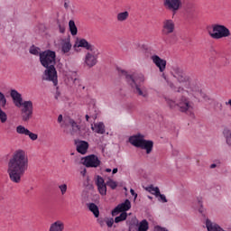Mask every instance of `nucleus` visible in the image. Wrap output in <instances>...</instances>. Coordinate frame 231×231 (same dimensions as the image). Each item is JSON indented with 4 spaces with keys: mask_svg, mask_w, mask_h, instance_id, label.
<instances>
[{
    "mask_svg": "<svg viewBox=\"0 0 231 231\" xmlns=\"http://www.w3.org/2000/svg\"><path fill=\"white\" fill-rule=\"evenodd\" d=\"M39 50H41V48L39 47H35V45H32L29 52L31 53V55H41V52H39Z\"/></svg>",
    "mask_w": 231,
    "mask_h": 231,
    "instance_id": "obj_36",
    "label": "nucleus"
},
{
    "mask_svg": "<svg viewBox=\"0 0 231 231\" xmlns=\"http://www.w3.org/2000/svg\"><path fill=\"white\" fill-rule=\"evenodd\" d=\"M69 124L70 125V134L71 136H75L80 134V125L75 122L74 119L69 118Z\"/></svg>",
    "mask_w": 231,
    "mask_h": 231,
    "instance_id": "obj_19",
    "label": "nucleus"
},
{
    "mask_svg": "<svg viewBox=\"0 0 231 231\" xmlns=\"http://www.w3.org/2000/svg\"><path fill=\"white\" fill-rule=\"evenodd\" d=\"M177 107H179L180 113H187L189 109H192V105H190L189 97H181L180 102L177 104Z\"/></svg>",
    "mask_w": 231,
    "mask_h": 231,
    "instance_id": "obj_13",
    "label": "nucleus"
},
{
    "mask_svg": "<svg viewBox=\"0 0 231 231\" xmlns=\"http://www.w3.org/2000/svg\"><path fill=\"white\" fill-rule=\"evenodd\" d=\"M28 171V157L23 150H17L9 160L7 172L13 183H21V178Z\"/></svg>",
    "mask_w": 231,
    "mask_h": 231,
    "instance_id": "obj_1",
    "label": "nucleus"
},
{
    "mask_svg": "<svg viewBox=\"0 0 231 231\" xmlns=\"http://www.w3.org/2000/svg\"><path fill=\"white\" fill-rule=\"evenodd\" d=\"M214 52L217 57H221V51H214Z\"/></svg>",
    "mask_w": 231,
    "mask_h": 231,
    "instance_id": "obj_51",
    "label": "nucleus"
},
{
    "mask_svg": "<svg viewBox=\"0 0 231 231\" xmlns=\"http://www.w3.org/2000/svg\"><path fill=\"white\" fill-rule=\"evenodd\" d=\"M63 230H64V223L60 220L52 223L49 229V231H63Z\"/></svg>",
    "mask_w": 231,
    "mask_h": 231,
    "instance_id": "obj_23",
    "label": "nucleus"
},
{
    "mask_svg": "<svg viewBox=\"0 0 231 231\" xmlns=\"http://www.w3.org/2000/svg\"><path fill=\"white\" fill-rule=\"evenodd\" d=\"M217 167V164L213 163L210 165V169H216Z\"/></svg>",
    "mask_w": 231,
    "mask_h": 231,
    "instance_id": "obj_56",
    "label": "nucleus"
},
{
    "mask_svg": "<svg viewBox=\"0 0 231 231\" xmlns=\"http://www.w3.org/2000/svg\"><path fill=\"white\" fill-rule=\"evenodd\" d=\"M106 182L104 181V178H102L100 175H97V180H96V185H105Z\"/></svg>",
    "mask_w": 231,
    "mask_h": 231,
    "instance_id": "obj_42",
    "label": "nucleus"
},
{
    "mask_svg": "<svg viewBox=\"0 0 231 231\" xmlns=\"http://www.w3.org/2000/svg\"><path fill=\"white\" fill-rule=\"evenodd\" d=\"M208 35L211 37V39L218 41L219 39L230 37L231 32L230 29H228L226 26L217 23L212 25V32L208 31Z\"/></svg>",
    "mask_w": 231,
    "mask_h": 231,
    "instance_id": "obj_5",
    "label": "nucleus"
},
{
    "mask_svg": "<svg viewBox=\"0 0 231 231\" xmlns=\"http://www.w3.org/2000/svg\"><path fill=\"white\" fill-rule=\"evenodd\" d=\"M60 122H62V115L58 116V123L60 124Z\"/></svg>",
    "mask_w": 231,
    "mask_h": 231,
    "instance_id": "obj_52",
    "label": "nucleus"
},
{
    "mask_svg": "<svg viewBox=\"0 0 231 231\" xmlns=\"http://www.w3.org/2000/svg\"><path fill=\"white\" fill-rule=\"evenodd\" d=\"M10 127H11L10 125H8L7 126H5V131H10Z\"/></svg>",
    "mask_w": 231,
    "mask_h": 231,
    "instance_id": "obj_58",
    "label": "nucleus"
},
{
    "mask_svg": "<svg viewBox=\"0 0 231 231\" xmlns=\"http://www.w3.org/2000/svg\"><path fill=\"white\" fill-rule=\"evenodd\" d=\"M159 198V201H162V203H167V197H165V195L160 193V195H158Z\"/></svg>",
    "mask_w": 231,
    "mask_h": 231,
    "instance_id": "obj_44",
    "label": "nucleus"
},
{
    "mask_svg": "<svg viewBox=\"0 0 231 231\" xmlns=\"http://www.w3.org/2000/svg\"><path fill=\"white\" fill-rule=\"evenodd\" d=\"M152 194H154V196L156 197V198H158V196H160V188H158V187H155L153 189H152Z\"/></svg>",
    "mask_w": 231,
    "mask_h": 231,
    "instance_id": "obj_45",
    "label": "nucleus"
},
{
    "mask_svg": "<svg viewBox=\"0 0 231 231\" xmlns=\"http://www.w3.org/2000/svg\"><path fill=\"white\" fill-rule=\"evenodd\" d=\"M130 194H132L134 197V199L138 198V194L133 189H130Z\"/></svg>",
    "mask_w": 231,
    "mask_h": 231,
    "instance_id": "obj_48",
    "label": "nucleus"
},
{
    "mask_svg": "<svg viewBox=\"0 0 231 231\" xmlns=\"http://www.w3.org/2000/svg\"><path fill=\"white\" fill-rule=\"evenodd\" d=\"M116 172H118V168H114L112 170V174H116Z\"/></svg>",
    "mask_w": 231,
    "mask_h": 231,
    "instance_id": "obj_53",
    "label": "nucleus"
},
{
    "mask_svg": "<svg viewBox=\"0 0 231 231\" xmlns=\"http://www.w3.org/2000/svg\"><path fill=\"white\" fill-rule=\"evenodd\" d=\"M164 98H165V102L169 106L170 109H176V107H178V104H176V101H174L169 97H164Z\"/></svg>",
    "mask_w": 231,
    "mask_h": 231,
    "instance_id": "obj_31",
    "label": "nucleus"
},
{
    "mask_svg": "<svg viewBox=\"0 0 231 231\" xmlns=\"http://www.w3.org/2000/svg\"><path fill=\"white\" fill-rule=\"evenodd\" d=\"M88 149H89V143L87 141H79L77 144L76 151H78L79 154H86Z\"/></svg>",
    "mask_w": 231,
    "mask_h": 231,
    "instance_id": "obj_18",
    "label": "nucleus"
},
{
    "mask_svg": "<svg viewBox=\"0 0 231 231\" xmlns=\"http://www.w3.org/2000/svg\"><path fill=\"white\" fill-rule=\"evenodd\" d=\"M228 64H230V61L227 60V61L226 62V66H228Z\"/></svg>",
    "mask_w": 231,
    "mask_h": 231,
    "instance_id": "obj_62",
    "label": "nucleus"
},
{
    "mask_svg": "<svg viewBox=\"0 0 231 231\" xmlns=\"http://www.w3.org/2000/svg\"><path fill=\"white\" fill-rule=\"evenodd\" d=\"M127 219V212L120 213L118 217H115V223H122Z\"/></svg>",
    "mask_w": 231,
    "mask_h": 231,
    "instance_id": "obj_29",
    "label": "nucleus"
},
{
    "mask_svg": "<svg viewBox=\"0 0 231 231\" xmlns=\"http://www.w3.org/2000/svg\"><path fill=\"white\" fill-rule=\"evenodd\" d=\"M131 210V200L126 199L123 203L118 204L112 211L111 215L113 217L118 216L120 213L127 212Z\"/></svg>",
    "mask_w": 231,
    "mask_h": 231,
    "instance_id": "obj_9",
    "label": "nucleus"
},
{
    "mask_svg": "<svg viewBox=\"0 0 231 231\" xmlns=\"http://www.w3.org/2000/svg\"><path fill=\"white\" fill-rule=\"evenodd\" d=\"M129 17V12L127 11H125L123 13H119L117 14V21L119 22H124V21H126V19Z\"/></svg>",
    "mask_w": 231,
    "mask_h": 231,
    "instance_id": "obj_30",
    "label": "nucleus"
},
{
    "mask_svg": "<svg viewBox=\"0 0 231 231\" xmlns=\"http://www.w3.org/2000/svg\"><path fill=\"white\" fill-rule=\"evenodd\" d=\"M88 172V171L86 170V168H84V170L83 171H81V174L83 175V176H86V173Z\"/></svg>",
    "mask_w": 231,
    "mask_h": 231,
    "instance_id": "obj_55",
    "label": "nucleus"
},
{
    "mask_svg": "<svg viewBox=\"0 0 231 231\" xmlns=\"http://www.w3.org/2000/svg\"><path fill=\"white\" fill-rule=\"evenodd\" d=\"M148 199H152V197H151V196H148Z\"/></svg>",
    "mask_w": 231,
    "mask_h": 231,
    "instance_id": "obj_63",
    "label": "nucleus"
},
{
    "mask_svg": "<svg viewBox=\"0 0 231 231\" xmlns=\"http://www.w3.org/2000/svg\"><path fill=\"white\" fill-rule=\"evenodd\" d=\"M97 223L100 225L101 228L106 226V220L103 218H97Z\"/></svg>",
    "mask_w": 231,
    "mask_h": 231,
    "instance_id": "obj_46",
    "label": "nucleus"
},
{
    "mask_svg": "<svg viewBox=\"0 0 231 231\" xmlns=\"http://www.w3.org/2000/svg\"><path fill=\"white\" fill-rule=\"evenodd\" d=\"M117 70L119 71V73H122V75L125 76L126 82L130 84L134 93H137L139 97H143V98H147V92L142 91V88L138 84V82H145V77L143 76V74H140L137 78H134L133 75L128 74L125 69H117Z\"/></svg>",
    "mask_w": 231,
    "mask_h": 231,
    "instance_id": "obj_3",
    "label": "nucleus"
},
{
    "mask_svg": "<svg viewBox=\"0 0 231 231\" xmlns=\"http://www.w3.org/2000/svg\"><path fill=\"white\" fill-rule=\"evenodd\" d=\"M26 136H29V138L31 140H32V142H35V140H37V138H39V135L37 134H33L30 130L27 132Z\"/></svg>",
    "mask_w": 231,
    "mask_h": 231,
    "instance_id": "obj_38",
    "label": "nucleus"
},
{
    "mask_svg": "<svg viewBox=\"0 0 231 231\" xmlns=\"http://www.w3.org/2000/svg\"><path fill=\"white\" fill-rule=\"evenodd\" d=\"M107 187H110L112 190H115L118 187V182L115 181L113 179L108 178V180L106 181Z\"/></svg>",
    "mask_w": 231,
    "mask_h": 231,
    "instance_id": "obj_33",
    "label": "nucleus"
},
{
    "mask_svg": "<svg viewBox=\"0 0 231 231\" xmlns=\"http://www.w3.org/2000/svg\"><path fill=\"white\" fill-rule=\"evenodd\" d=\"M169 86H170V88H171V89H176V86H174V83L170 82V83H169Z\"/></svg>",
    "mask_w": 231,
    "mask_h": 231,
    "instance_id": "obj_50",
    "label": "nucleus"
},
{
    "mask_svg": "<svg viewBox=\"0 0 231 231\" xmlns=\"http://www.w3.org/2000/svg\"><path fill=\"white\" fill-rule=\"evenodd\" d=\"M97 189L101 196H106L107 194V184L98 185Z\"/></svg>",
    "mask_w": 231,
    "mask_h": 231,
    "instance_id": "obj_34",
    "label": "nucleus"
},
{
    "mask_svg": "<svg viewBox=\"0 0 231 231\" xmlns=\"http://www.w3.org/2000/svg\"><path fill=\"white\" fill-rule=\"evenodd\" d=\"M94 114L89 113V115H86L85 118L87 120V122H89V118H92L93 120H97L98 114L97 113V109L94 108Z\"/></svg>",
    "mask_w": 231,
    "mask_h": 231,
    "instance_id": "obj_37",
    "label": "nucleus"
},
{
    "mask_svg": "<svg viewBox=\"0 0 231 231\" xmlns=\"http://www.w3.org/2000/svg\"><path fill=\"white\" fill-rule=\"evenodd\" d=\"M59 189L61 192V194L64 196L66 192H68V185L67 184H61L59 186Z\"/></svg>",
    "mask_w": 231,
    "mask_h": 231,
    "instance_id": "obj_41",
    "label": "nucleus"
},
{
    "mask_svg": "<svg viewBox=\"0 0 231 231\" xmlns=\"http://www.w3.org/2000/svg\"><path fill=\"white\" fill-rule=\"evenodd\" d=\"M198 203L199 205V214H201L202 216H205V208H203V201H201V199H199Z\"/></svg>",
    "mask_w": 231,
    "mask_h": 231,
    "instance_id": "obj_39",
    "label": "nucleus"
},
{
    "mask_svg": "<svg viewBox=\"0 0 231 231\" xmlns=\"http://www.w3.org/2000/svg\"><path fill=\"white\" fill-rule=\"evenodd\" d=\"M91 129H92V131H94V133H97V134H106V125L102 122L94 124V126L92 125Z\"/></svg>",
    "mask_w": 231,
    "mask_h": 231,
    "instance_id": "obj_20",
    "label": "nucleus"
},
{
    "mask_svg": "<svg viewBox=\"0 0 231 231\" xmlns=\"http://www.w3.org/2000/svg\"><path fill=\"white\" fill-rule=\"evenodd\" d=\"M223 135L226 138V143L231 145V130L224 129Z\"/></svg>",
    "mask_w": 231,
    "mask_h": 231,
    "instance_id": "obj_28",
    "label": "nucleus"
},
{
    "mask_svg": "<svg viewBox=\"0 0 231 231\" xmlns=\"http://www.w3.org/2000/svg\"><path fill=\"white\" fill-rule=\"evenodd\" d=\"M171 73L174 79H176L178 82H180V84H183L185 82H190V77L187 76V74L185 73V70H183V69H181L179 66L172 67Z\"/></svg>",
    "mask_w": 231,
    "mask_h": 231,
    "instance_id": "obj_8",
    "label": "nucleus"
},
{
    "mask_svg": "<svg viewBox=\"0 0 231 231\" xmlns=\"http://www.w3.org/2000/svg\"><path fill=\"white\" fill-rule=\"evenodd\" d=\"M149 230V222L147 219H143L137 225V231H147Z\"/></svg>",
    "mask_w": 231,
    "mask_h": 231,
    "instance_id": "obj_26",
    "label": "nucleus"
},
{
    "mask_svg": "<svg viewBox=\"0 0 231 231\" xmlns=\"http://www.w3.org/2000/svg\"><path fill=\"white\" fill-rule=\"evenodd\" d=\"M98 60L97 56L93 55L91 52H87L84 60V64L88 66V68H93L97 66Z\"/></svg>",
    "mask_w": 231,
    "mask_h": 231,
    "instance_id": "obj_15",
    "label": "nucleus"
},
{
    "mask_svg": "<svg viewBox=\"0 0 231 231\" xmlns=\"http://www.w3.org/2000/svg\"><path fill=\"white\" fill-rule=\"evenodd\" d=\"M154 147V142L152 140L144 139L141 144L139 149H143L146 151V154H151L152 152V149Z\"/></svg>",
    "mask_w": 231,
    "mask_h": 231,
    "instance_id": "obj_16",
    "label": "nucleus"
},
{
    "mask_svg": "<svg viewBox=\"0 0 231 231\" xmlns=\"http://www.w3.org/2000/svg\"><path fill=\"white\" fill-rule=\"evenodd\" d=\"M84 48L85 50H88V51H95V45H92L88 42L86 39H80L78 45L77 43L74 45V48Z\"/></svg>",
    "mask_w": 231,
    "mask_h": 231,
    "instance_id": "obj_17",
    "label": "nucleus"
},
{
    "mask_svg": "<svg viewBox=\"0 0 231 231\" xmlns=\"http://www.w3.org/2000/svg\"><path fill=\"white\" fill-rule=\"evenodd\" d=\"M28 129L26 127H24L23 125H18L16 127V133H18V134H28Z\"/></svg>",
    "mask_w": 231,
    "mask_h": 231,
    "instance_id": "obj_35",
    "label": "nucleus"
},
{
    "mask_svg": "<svg viewBox=\"0 0 231 231\" xmlns=\"http://www.w3.org/2000/svg\"><path fill=\"white\" fill-rule=\"evenodd\" d=\"M57 24H58V28L60 30V33H65L66 26L64 24H61L60 20H57Z\"/></svg>",
    "mask_w": 231,
    "mask_h": 231,
    "instance_id": "obj_40",
    "label": "nucleus"
},
{
    "mask_svg": "<svg viewBox=\"0 0 231 231\" xmlns=\"http://www.w3.org/2000/svg\"><path fill=\"white\" fill-rule=\"evenodd\" d=\"M143 140H145V135L139 133L137 134L130 136L128 142L134 147H137V149H140L142 143H143Z\"/></svg>",
    "mask_w": 231,
    "mask_h": 231,
    "instance_id": "obj_12",
    "label": "nucleus"
},
{
    "mask_svg": "<svg viewBox=\"0 0 231 231\" xmlns=\"http://www.w3.org/2000/svg\"><path fill=\"white\" fill-rule=\"evenodd\" d=\"M87 207L90 212H92L94 217H100V209L98 206L93 202L88 203Z\"/></svg>",
    "mask_w": 231,
    "mask_h": 231,
    "instance_id": "obj_21",
    "label": "nucleus"
},
{
    "mask_svg": "<svg viewBox=\"0 0 231 231\" xmlns=\"http://www.w3.org/2000/svg\"><path fill=\"white\" fill-rule=\"evenodd\" d=\"M152 60L153 64H155V66L159 68V71L161 73H163L165 71V68H167V60L160 58V56L158 55L152 56Z\"/></svg>",
    "mask_w": 231,
    "mask_h": 231,
    "instance_id": "obj_14",
    "label": "nucleus"
},
{
    "mask_svg": "<svg viewBox=\"0 0 231 231\" xmlns=\"http://www.w3.org/2000/svg\"><path fill=\"white\" fill-rule=\"evenodd\" d=\"M163 6L166 10L171 12L172 15H176L178 11L183 6L181 0H163Z\"/></svg>",
    "mask_w": 231,
    "mask_h": 231,
    "instance_id": "obj_7",
    "label": "nucleus"
},
{
    "mask_svg": "<svg viewBox=\"0 0 231 231\" xmlns=\"http://www.w3.org/2000/svg\"><path fill=\"white\" fill-rule=\"evenodd\" d=\"M71 39L69 36L65 41H63V43L61 44V51L62 53H69L71 51Z\"/></svg>",
    "mask_w": 231,
    "mask_h": 231,
    "instance_id": "obj_22",
    "label": "nucleus"
},
{
    "mask_svg": "<svg viewBox=\"0 0 231 231\" xmlns=\"http://www.w3.org/2000/svg\"><path fill=\"white\" fill-rule=\"evenodd\" d=\"M177 93H181V91H185V88L179 87L177 90H175Z\"/></svg>",
    "mask_w": 231,
    "mask_h": 231,
    "instance_id": "obj_49",
    "label": "nucleus"
},
{
    "mask_svg": "<svg viewBox=\"0 0 231 231\" xmlns=\"http://www.w3.org/2000/svg\"><path fill=\"white\" fill-rule=\"evenodd\" d=\"M4 199H5V197L0 194V201H4Z\"/></svg>",
    "mask_w": 231,
    "mask_h": 231,
    "instance_id": "obj_61",
    "label": "nucleus"
},
{
    "mask_svg": "<svg viewBox=\"0 0 231 231\" xmlns=\"http://www.w3.org/2000/svg\"><path fill=\"white\" fill-rule=\"evenodd\" d=\"M226 106H231V99L228 100V102H226Z\"/></svg>",
    "mask_w": 231,
    "mask_h": 231,
    "instance_id": "obj_59",
    "label": "nucleus"
},
{
    "mask_svg": "<svg viewBox=\"0 0 231 231\" xmlns=\"http://www.w3.org/2000/svg\"><path fill=\"white\" fill-rule=\"evenodd\" d=\"M64 8L65 10L69 8V0H64Z\"/></svg>",
    "mask_w": 231,
    "mask_h": 231,
    "instance_id": "obj_47",
    "label": "nucleus"
},
{
    "mask_svg": "<svg viewBox=\"0 0 231 231\" xmlns=\"http://www.w3.org/2000/svg\"><path fill=\"white\" fill-rule=\"evenodd\" d=\"M100 159H98V156L96 154H90L88 156H85L82 159V164L87 167V169H97V167H100Z\"/></svg>",
    "mask_w": 231,
    "mask_h": 231,
    "instance_id": "obj_6",
    "label": "nucleus"
},
{
    "mask_svg": "<svg viewBox=\"0 0 231 231\" xmlns=\"http://www.w3.org/2000/svg\"><path fill=\"white\" fill-rule=\"evenodd\" d=\"M111 168H106V170H105V171H106V172H111Z\"/></svg>",
    "mask_w": 231,
    "mask_h": 231,
    "instance_id": "obj_60",
    "label": "nucleus"
},
{
    "mask_svg": "<svg viewBox=\"0 0 231 231\" xmlns=\"http://www.w3.org/2000/svg\"><path fill=\"white\" fill-rule=\"evenodd\" d=\"M167 44H176L178 42V36L176 34H171L165 39Z\"/></svg>",
    "mask_w": 231,
    "mask_h": 231,
    "instance_id": "obj_27",
    "label": "nucleus"
},
{
    "mask_svg": "<svg viewBox=\"0 0 231 231\" xmlns=\"http://www.w3.org/2000/svg\"><path fill=\"white\" fill-rule=\"evenodd\" d=\"M40 63L45 68L42 80H48L52 82L53 86H57L59 84V76L55 68V64H57V52L50 49L40 52Z\"/></svg>",
    "mask_w": 231,
    "mask_h": 231,
    "instance_id": "obj_2",
    "label": "nucleus"
},
{
    "mask_svg": "<svg viewBox=\"0 0 231 231\" xmlns=\"http://www.w3.org/2000/svg\"><path fill=\"white\" fill-rule=\"evenodd\" d=\"M139 224L138 218L136 217H133L131 219L126 220V225L128 226L129 231H134V228H137Z\"/></svg>",
    "mask_w": 231,
    "mask_h": 231,
    "instance_id": "obj_24",
    "label": "nucleus"
},
{
    "mask_svg": "<svg viewBox=\"0 0 231 231\" xmlns=\"http://www.w3.org/2000/svg\"><path fill=\"white\" fill-rule=\"evenodd\" d=\"M174 21L171 19L164 20L162 23V35H171V33L174 32Z\"/></svg>",
    "mask_w": 231,
    "mask_h": 231,
    "instance_id": "obj_11",
    "label": "nucleus"
},
{
    "mask_svg": "<svg viewBox=\"0 0 231 231\" xmlns=\"http://www.w3.org/2000/svg\"><path fill=\"white\" fill-rule=\"evenodd\" d=\"M10 96L16 107L23 106L22 113L33 112V102L32 100L23 102V95L16 89H11Z\"/></svg>",
    "mask_w": 231,
    "mask_h": 231,
    "instance_id": "obj_4",
    "label": "nucleus"
},
{
    "mask_svg": "<svg viewBox=\"0 0 231 231\" xmlns=\"http://www.w3.org/2000/svg\"><path fill=\"white\" fill-rule=\"evenodd\" d=\"M6 102H7L6 96H5V94L0 91V122L1 124H5L6 120H8V116L6 115V112L3 111V108L6 107Z\"/></svg>",
    "mask_w": 231,
    "mask_h": 231,
    "instance_id": "obj_10",
    "label": "nucleus"
},
{
    "mask_svg": "<svg viewBox=\"0 0 231 231\" xmlns=\"http://www.w3.org/2000/svg\"><path fill=\"white\" fill-rule=\"evenodd\" d=\"M33 116V112H22L23 122H28Z\"/></svg>",
    "mask_w": 231,
    "mask_h": 231,
    "instance_id": "obj_32",
    "label": "nucleus"
},
{
    "mask_svg": "<svg viewBox=\"0 0 231 231\" xmlns=\"http://www.w3.org/2000/svg\"><path fill=\"white\" fill-rule=\"evenodd\" d=\"M55 98H56V100H57V99L59 98V96L56 95V96H55Z\"/></svg>",
    "mask_w": 231,
    "mask_h": 231,
    "instance_id": "obj_64",
    "label": "nucleus"
},
{
    "mask_svg": "<svg viewBox=\"0 0 231 231\" xmlns=\"http://www.w3.org/2000/svg\"><path fill=\"white\" fill-rule=\"evenodd\" d=\"M148 189H149V192H152V190H154L153 189H155V187L151 185L150 187H148Z\"/></svg>",
    "mask_w": 231,
    "mask_h": 231,
    "instance_id": "obj_54",
    "label": "nucleus"
},
{
    "mask_svg": "<svg viewBox=\"0 0 231 231\" xmlns=\"http://www.w3.org/2000/svg\"><path fill=\"white\" fill-rule=\"evenodd\" d=\"M217 106H218L220 111L223 109V105L221 103H217Z\"/></svg>",
    "mask_w": 231,
    "mask_h": 231,
    "instance_id": "obj_57",
    "label": "nucleus"
},
{
    "mask_svg": "<svg viewBox=\"0 0 231 231\" xmlns=\"http://www.w3.org/2000/svg\"><path fill=\"white\" fill-rule=\"evenodd\" d=\"M69 29L73 37L79 33V29L77 28V25L75 24V21L69 20Z\"/></svg>",
    "mask_w": 231,
    "mask_h": 231,
    "instance_id": "obj_25",
    "label": "nucleus"
},
{
    "mask_svg": "<svg viewBox=\"0 0 231 231\" xmlns=\"http://www.w3.org/2000/svg\"><path fill=\"white\" fill-rule=\"evenodd\" d=\"M106 219H107L106 221V226H108V228H111L113 226V225L115 224V219H113V217L106 218Z\"/></svg>",
    "mask_w": 231,
    "mask_h": 231,
    "instance_id": "obj_43",
    "label": "nucleus"
}]
</instances>
